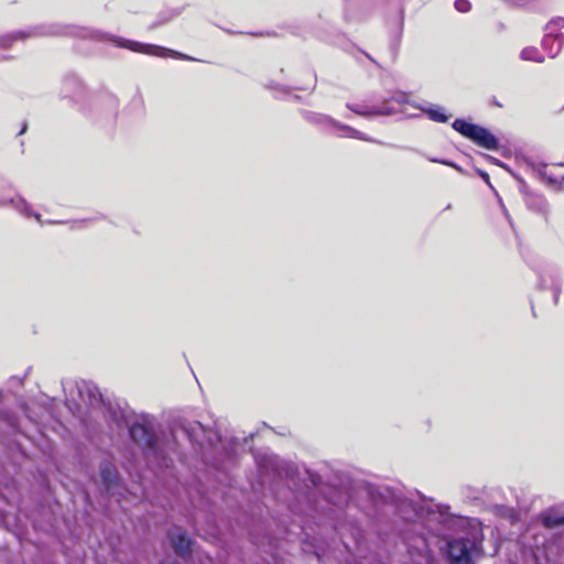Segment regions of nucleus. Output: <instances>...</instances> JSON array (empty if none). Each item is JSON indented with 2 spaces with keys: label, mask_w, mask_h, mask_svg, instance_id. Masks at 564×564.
Segmentation results:
<instances>
[{
  "label": "nucleus",
  "mask_w": 564,
  "mask_h": 564,
  "mask_svg": "<svg viewBox=\"0 0 564 564\" xmlns=\"http://www.w3.org/2000/svg\"><path fill=\"white\" fill-rule=\"evenodd\" d=\"M166 564H178V563H176V562H172V563H166Z\"/></svg>",
  "instance_id": "nucleus-36"
},
{
  "label": "nucleus",
  "mask_w": 564,
  "mask_h": 564,
  "mask_svg": "<svg viewBox=\"0 0 564 564\" xmlns=\"http://www.w3.org/2000/svg\"><path fill=\"white\" fill-rule=\"evenodd\" d=\"M26 123H23V127L21 129V131L19 132V134H23L25 131H26Z\"/></svg>",
  "instance_id": "nucleus-33"
},
{
  "label": "nucleus",
  "mask_w": 564,
  "mask_h": 564,
  "mask_svg": "<svg viewBox=\"0 0 564 564\" xmlns=\"http://www.w3.org/2000/svg\"><path fill=\"white\" fill-rule=\"evenodd\" d=\"M540 285L543 289L550 288L553 292L554 303H557L561 291L560 270L553 264H546L539 271Z\"/></svg>",
  "instance_id": "nucleus-10"
},
{
  "label": "nucleus",
  "mask_w": 564,
  "mask_h": 564,
  "mask_svg": "<svg viewBox=\"0 0 564 564\" xmlns=\"http://www.w3.org/2000/svg\"><path fill=\"white\" fill-rule=\"evenodd\" d=\"M265 87L268 89H271V90H276V91H280L282 94H289L291 88L288 87V86H283V85H280V84H276L274 82H270L265 85Z\"/></svg>",
  "instance_id": "nucleus-24"
},
{
  "label": "nucleus",
  "mask_w": 564,
  "mask_h": 564,
  "mask_svg": "<svg viewBox=\"0 0 564 564\" xmlns=\"http://www.w3.org/2000/svg\"><path fill=\"white\" fill-rule=\"evenodd\" d=\"M542 523L549 529L564 525V513L555 510H549L542 514Z\"/></svg>",
  "instance_id": "nucleus-19"
},
{
  "label": "nucleus",
  "mask_w": 564,
  "mask_h": 564,
  "mask_svg": "<svg viewBox=\"0 0 564 564\" xmlns=\"http://www.w3.org/2000/svg\"><path fill=\"white\" fill-rule=\"evenodd\" d=\"M181 12H182L181 8H172L170 6H164L163 9L159 13V19H158L155 25H161V24L169 22L170 20H172L173 18L178 15Z\"/></svg>",
  "instance_id": "nucleus-21"
},
{
  "label": "nucleus",
  "mask_w": 564,
  "mask_h": 564,
  "mask_svg": "<svg viewBox=\"0 0 564 564\" xmlns=\"http://www.w3.org/2000/svg\"><path fill=\"white\" fill-rule=\"evenodd\" d=\"M11 205L13 206L20 214L23 216L30 218L33 217L35 220L43 225L44 221L42 220V216L40 213L33 212L31 205L21 196H18L17 199H0V206Z\"/></svg>",
  "instance_id": "nucleus-14"
},
{
  "label": "nucleus",
  "mask_w": 564,
  "mask_h": 564,
  "mask_svg": "<svg viewBox=\"0 0 564 564\" xmlns=\"http://www.w3.org/2000/svg\"><path fill=\"white\" fill-rule=\"evenodd\" d=\"M88 223L87 219H79V220H73L70 221L72 224V228L73 229H80V228H84L86 226V224Z\"/></svg>",
  "instance_id": "nucleus-29"
},
{
  "label": "nucleus",
  "mask_w": 564,
  "mask_h": 564,
  "mask_svg": "<svg viewBox=\"0 0 564 564\" xmlns=\"http://www.w3.org/2000/svg\"><path fill=\"white\" fill-rule=\"evenodd\" d=\"M20 432L17 419L9 412L0 411V431Z\"/></svg>",
  "instance_id": "nucleus-20"
},
{
  "label": "nucleus",
  "mask_w": 564,
  "mask_h": 564,
  "mask_svg": "<svg viewBox=\"0 0 564 564\" xmlns=\"http://www.w3.org/2000/svg\"><path fill=\"white\" fill-rule=\"evenodd\" d=\"M63 390L67 406L72 411L79 409V401L89 406H102L105 417L117 427H121L126 422V413L119 405L105 403L101 393L96 384L85 380L63 382Z\"/></svg>",
  "instance_id": "nucleus-5"
},
{
  "label": "nucleus",
  "mask_w": 564,
  "mask_h": 564,
  "mask_svg": "<svg viewBox=\"0 0 564 564\" xmlns=\"http://www.w3.org/2000/svg\"><path fill=\"white\" fill-rule=\"evenodd\" d=\"M334 129H337V130L344 132L340 137L358 139V140H362V141H367V142H377L375 139L368 137L364 132H361L350 126L340 123L339 121H337V124H335Z\"/></svg>",
  "instance_id": "nucleus-18"
},
{
  "label": "nucleus",
  "mask_w": 564,
  "mask_h": 564,
  "mask_svg": "<svg viewBox=\"0 0 564 564\" xmlns=\"http://www.w3.org/2000/svg\"><path fill=\"white\" fill-rule=\"evenodd\" d=\"M454 7L460 13H467L471 9L470 2H454Z\"/></svg>",
  "instance_id": "nucleus-27"
},
{
  "label": "nucleus",
  "mask_w": 564,
  "mask_h": 564,
  "mask_svg": "<svg viewBox=\"0 0 564 564\" xmlns=\"http://www.w3.org/2000/svg\"><path fill=\"white\" fill-rule=\"evenodd\" d=\"M394 11H395V18H394L393 22L401 30L402 25H403V9L398 6V7L394 8Z\"/></svg>",
  "instance_id": "nucleus-26"
},
{
  "label": "nucleus",
  "mask_w": 564,
  "mask_h": 564,
  "mask_svg": "<svg viewBox=\"0 0 564 564\" xmlns=\"http://www.w3.org/2000/svg\"><path fill=\"white\" fill-rule=\"evenodd\" d=\"M414 108L420 109L422 112L426 113L429 119L434 122L445 123L451 118V115H447L445 108L440 105H419L411 104Z\"/></svg>",
  "instance_id": "nucleus-16"
},
{
  "label": "nucleus",
  "mask_w": 564,
  "mask_h": 564,
  "mask_svg": "<svg viewBox=\"0 0 564 564\" xmlns=\"http://www.w3.org/2000/svg\"><path fill=\"white\" fill-rule=\"evenodd\" d=\"M393 104H397L398 106L409 104L408 95L402 91H398L389 100H386L382 105L379 106H365L348 102L346 107L356 115H359L365 118L380 116L388 117L399 112V108L393 106Z\"/></svg>",
  "instance_id": "nucleus-8"
},
{
  "label": "nucleus",
  "mask_w": 564,
  "mask_h": 564,
  "mask_svg": "<svg viewBox=\"0 0 564 564\" xmlns=\"http://www.w3.org/2000/svg\"><path fill=\"white\" fill-rule=\"evenodd\" d=\"M312 77H313V86H312V89H314V88H315V84H316V75H315V74H313V75H312Z\"/></svg>",
  "instance_id": "nucleus-34"
},
{
  "label": "nucleus",
  "mask_w": 564,
  "mask_h": 564,
  "mask_svg": "<svg viewBox=\"0 0 564 564\" xmlns=\"http://www.w3.org/2000/svg\"><path fill=\"white\" fill-rule=\"evenodd\" d=\"M312 547H313V552L314 554L321 558L323 556V553H322V550L319 549V546L315 545V544H312Z\"/></svg>",
  "instance_id": "nucleus-30"
},
{
  "label": "nucleus",
  "mask_w": 564,
  "mask_h": 564,
  "mask_svg": "<svg viewBox=\"0 0 564 564\" xmlns=\"http://www.w3.org/2000/svg\"><path fill=\"white\" fill-rule=\"evenodd\" d=\"M429 160L431 162H434V163H441V164H444V165H448V166H452L458 171H460V167L458 165H456L455 163L448 161V160H441V159H435V158H429Z\"/></svg>",
  "instance_id": "nucleus-28"
},
{
  "label": "nucleus",
  "mask_w": 564,
  "mask_h": 564,
  "mask_svg": "<svg viewBox=\"0 0 564 564\" xmlns=\"http://www.w3.org/2000/svg\"><path fill=\"white\" fill-rule=\"evenodd\" d=\"M366 491L375 507L371 516L400 539L410 555L417 557L414 564L427 562L433 540L443 536L444 530L457 520L448 505L437 503L419 490L371 486Z\"/></svg>",
  "instance_id": "nucleus-1"
},
{
  "label": "nucleus",
  "mask_w": 564,
  "mask_h": 564,
  "mask_svg": "<svg viewBox=\"0 0 564 564\" xmlns=\"http://www.w3.org/2000/svg\"><path fill=\"white\" fill-rule=\"evenodd\" d=\"M530 165L533 172H535L541 178H545L546 164L531 163Z\"/></svg>",
  "instance_id": "nucleus-25"
},
{
  "label": "nucleus",
  "mask_w": 564,
  "mask_h": 564,
  "mask_svg": "<svg viewBox=\"0 0 564 564\" xmlns=\"http://www.w3.org/2000/svg\"><path fill=\"white\" fill-rule=\"evenodd\" d=\"M452 127L463 137L484 149L495 151L499 148L498 139L488 129L481 126L468 122L465 119H456L452 123Z\"/></svg>",
  "instance_id": "nucleus-7"
},
{
  "label": "nucleus",
  "mask_w": 564,
  "mask_h": 564,
  "mask_svg": "<svg viewBox=\"0 0 564 564\" xmlns=\"http://www.w3.org/2000/svg\"><path fill=\"white\" fill-rule=\"evenodd\" d=\"M47 224H51V225H56V224H67L68 221H62V220H48L46 221Z\"/></svg>",
  "instance_id": "nucleus-32"
},
{
  "label": "nucleus",
  "mask_w": 564,
  "mask_h": 564,
  "mask_svg": "<svg viewBox=\"0 0 564 564\" xmlns=\"http://www.w3.org/2000/svg\"><path fill=\"white\" fill-rule=\"evenodd\" d=\"M258 468L262 475L272 473L274 477H291L295 470V465L280 459L275 455H263L258 459Z\"/></svg>",
  "instance_id": "nucleus-9"
},
{
  "label": "nucleus",
  "mask_w": 564,
  "mask_h": 564,
  "mask_svg": "<svg viewBox=\"0 0 564 564\" xmlns=\"http://www.w3.org/2000/svg\"><path fill=\"white\" fill-rule=\"evenodd\" d=\"M564 28V18H553L546 25V32L556 33L555 31Z\"/></svg>",
  "instance_id": "nucleus-23"
},
{
  "label": "nucleus",
  "mask_w": 564,
  "mask_h": 564,
  "mask_svg": "<svg viewBox=\"0 0 564 564\" xmlns=\"http://www.w3.org/2000/svg\"><path fill=\"white\" fill-rule=\"evenodd\" d=\"M479 175L481 176V178L486 182V183H489V175L488 173L484 172V171H478Z\"/></svg>",
  "instance_id": "nucleus-31"
},
{
  "label": "nucleus",
  "mask_w": 564,
  "mask_h": 564,
  "mask_svg": "<svg viewBox=\"0 0 564 564\" xmlns=\"http://www.w3.org/2000/svg\"><path fill=\"white\" fill-rule=\"evenodd\" d=\"M482 541L481 530L473 529L466 536L447 539L445 555L451 564H473L482 553Z\"/></svg>",
  "instance_id": "nucleus-6"
},
{
  "label": "nucleus",
  "mask_w": 564,
  "mask_h": 564,
  "mask_svg": "<svg viewBox=\"0 0 564 564\" xmlns=\"http://www.w3.org/2000/svg\"><path fill=\"white\" fill-rule=\"evenodd\" d=\"M520 58L523 61L543 63L544 56L534 46L524 47L520 53Z\"/></svg>",
  "instance_id": "nucleus-22"
},
{
  "label": "nucleus",
  "mask_w": 564,
  "mask_h": 564,
  "mask_svg": "<svg viewBox=\"0 0 564 564\" xmlns=\"http://www.w3.org/2000/svg\"><path fill=\"white\" fill-rule=\"evenodd\" d=\"M308 480L314 489L294 494L289 508L299 522L297 527L306 539L316 538L322 531L328 530L337 533L346 549H350V538L356 549L359 550L362 542V532L354 522L346 521V510L352 502V488L349 481H340L339 485H323L322 477L314 470L305 469Z\"/></svg>",
  "instance_id": "nucleus-3"
},
{
  "label": "nucleus",
  "mask_w": 564,
  "mask_h": 564,
  "mask_svg": "<svg viewBox=\"0 0 564 564\" xmlns=\"http://www.w3.org/2000/svg\"><path fill=\"white\" fill-rule=\"evenodd\" d=\"M564 35L562 33L546 32L542 40V47L551 58L556 57L562 51Z\"/></svg>",
  "instance_id": "nucleus-15"
},
{
  "label": "nucleus",
  "mask_w": 564,
  "mask_h": 564,
  "mask_svg": "<svg viewBox=\"0 0 564 564\" xmlns=\"http://www.w3.org/2000/svg\"><path fill=\"white\" fill-rule=\"evenodd\" d=\"M300 113L302 118L310 124L315 126L319 129L327 130L330 128H334L335 124H337V120H335L333 117L316 112L307 109H301Z\"/></svg>",
  "instance_id": "nucleus-12"
},
{
  "label": "nucleus",
  "mask_w": 564,
  "mask_h": 564,
  "mask_svg": "<svg viewBox=\"0 0 564 564\" xmlns=\"http://www.w3.org/2000/svg\"><path fill=\"white\" fill-rule=\"evenodd\" d=\"M99 474L107 490L113 489L119 482V473L109 460H102L99 465Z\"/></svg>",
  "instance_id": "nucleus-13"
},
{
  "label": "nucleus",
  "mask_w": 564,
  "mask_h": 564,
  "mask_svg": "<svg viewBox=\"0 0 564 564\" xmlns=\"http://www.w3.org/2000/svg\"><path fill=\"white\" fill-rule=\"evenodd\" d=\"M129 436L141 449L145 460L155 469H169L174 457L185 459V444L206 465L225 468L227 463H234L238 437L221 436L217 431L207 429L198 421H175L170 426L169 435L159 432L155 420L142 416L129 429Z\"/></svg>",
  "instance_id": "nucleus-2"
},
{
  "label": "nucleus",
  "mask_w": 564,
  "mask_h": 564,
  "mask_svg": "<svg viewBox=\"0 0 564 564\" xmlns=\"http://www.w3.org/2000/svg\"><path fill=\"white\" fill-rule=\"evenodd\" d=\"M308 87H295V89H300V90H303V89H307Z\"/></svg>",
  "instance_id": "nucleus-35"
},
{
  "label": "nucleus",
  "mask_w": 564,
  "mask_h": 564,
  "mask_svg": "<svg viewBox=\"0 0 564 564\" xmlns=\"http://www.w3.org/2000/svg\"><path fill=\"white\" fill-rule=\"evenodd\" d=\"M169 539L173 545L175 553L180 557L187 558L191 555L193 542L182 528L174 527L173 529H171L169 532Z\"/></svg>",
  "instance_id": "nucleus-11"
},
{
  "label": "nucleus",
  "mask_w": 564,
  "mask_h": 564,
  "mask_svg": "<svg viewBox=\"0 0 564 564\" xmlns=\"http://www.w3.org/2000/svg\"><path fill=\"white\" fill-rule=\"evenodd\" d=\"M72 34L83 39H93L99 42L110 41L117 47L127 48L132 52L142 53L147 55H155L160 57H174L180 59H192L189 56L153 44H143L137 41L127 40L116 35H110L98 30L86 28H67L59 24L40 25L28 31H12L0 35V48L9 50L17 42H23L29 37L43 36V35H63ZM8 56L0 54V61L7 59Z\"/></svg>",
  "instance_id": "nucleus-4"
},
{
  "label": "nucleus",
  "mask_w": 564,
  "mask_h": 564,
  "mask_svg": "<svg viewBox=\"0 0 564 564\" xmlns=\"http://www.w3.org/2000/svg\"><path fill=\"white\" fill-rule=\"evenodd\" d=\"M82 90L83 83L78 77L72 75L64 79L61 94L64 98H68L72 97V95L79 94Z\"/></svg>",
  "instance_id": "nucleus-17"
}]
</instances>
